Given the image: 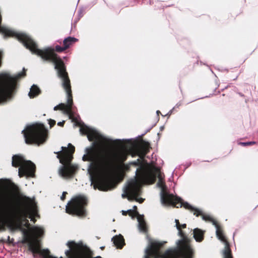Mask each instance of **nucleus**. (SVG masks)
<instances>
[{"label": "nucleus", "mask_w": 258, "mask_h": 258, "mask_svg": "<svg viewBox=\"0 0 258 258\" xmlns=\"http://www.w3.org/2000/svg\"><path fill=\"white\" fill-rule=\"evenodd\" d=\"M80 131L82 135H87L89 141L93 142L91 146L86 148L83 160L90 162L92 169L101 173L92 180L94 188L107 191L112 187L111 174L116 164L123 163L127 159L128 153L124 151L111 153L104 150L102 147L113 141L85 124L81 125Z\"/></svg>", "instance_id": "f257e3e1"}, {"label": "nucleus", "mask_w": 258, "mask_h": 258, "mask_svg": "<svg viewBox=\"0 0 258 258\" xmlns=\"http://www.w3.org/2000/svg\"><path fill=\"white\" fill-rule=\"evenodd\" d=\"M9 32L6 33L0 32V33L4 35V38L8 37H16L19 41L22 42L23 45L33 53L35 54L45 61L53 62L54 64V68L57 71L58 77L60 78H69V75L67 72L66 67L63 61L55 53L61 52L66 50L63 45L60 46L56 45L54 48L46 47L43 49L38 48L37 44L29 36L24 33H17L6 26H2Z\"/></svg>", "instance_id": "f03ea898"}, {"label": "nucleus", "mask_w": 258, "mask_h": 258, "mask_svg": "<svg viewBox=\"0 0 258 258\" xmlns=\"http://www.w3.org/2000/svg\"><path fill=\"white\" fill-rule=\"evenodd\" d=\"M21 202L22 205L13 212L0 215V231L5 230L6 226L16 229H23V225L29 228L30 224L27 218L35 222V220L30 213L32 205L31 199L24 196L21 199Z\"/></svg>", "instance_id": "7ed1b4c3"}, {"label": "nucleus", "mask_w": 258, "mask_h": 258, "mask_svg": "<svg viewBox=\"0 0 258 258\" xmlns=\"http://www.w3.org/2000/svg\"><path fill=\"white\" fill-rule=\"evenodd\" d=\"M144 161V159H138L125 166L126 170L128 169L129 165L140 166L136 171L137 178L131 181L128 184V192L133 195L132 199L135 198L138 195L141 183L151 184L156 181V175L152 172H148L143 164Z\"/></svg>", "instance_id": "20e7f679"}, {"label": "nucleus", "mask_w": 258, "mask_h": 258, "mask_svg": "<svg viewBox=\"0 0 258 258\" xmlns=\"http://www.w3.org/2000/svg\"><path fill=\"white\" fill-rule=\"evenodd\" d=\"M62 151L55 152L57 154V158L62 164L60 167L59 174L64 178H71L78 170L77 166L71 164L73 159V154L75 152V147L71 144H69V148L62 147Z\"/></svg>", "instance_id": "39448f33"}, {"label": "nucleus", "mask_w": 258, "mask_h": 258, "mask_svg": "<svg viewBox=\"0 0 258 258\" xmlns=\"http://www.w3.org/2000/svg\"><path fill=\"white\" fill-rule=\"evenodd\" d=\"M26 75L25 69L14 77L8 74L0 75V103L6 101L12 96L16 86V81Z\"/></svg>", "instance_id": "423d86ee"}, {"label": "nucleus", "mask_w": 258, "mask_h": 258, "mask_svg": "<svg viewBox=\"0 0 258 258\" xmlns=\"http://www.w3.org/2000/svg\"><path fill=\"white\" fill-rule=\"evenodd\" d=\"M164 243L152 242L145 251V258H179L178 253L175 250H167L163 254L160 250ZM185 253L184 258H192V251L189 246V250H182Z\"/></svg>", "instance_id": "0eeeda50"}, {"label": "nucleus", "mask_w": 258, "mask_h": 258, "mask_svg": "<svg viewBox=\"0 0 258 258\" xmlns=\"http://www.w3.org/2000/svg\"><path fill=\"white\" fill-rule=\"evenodd\" d=\"M25 142L27 144H43L47 137V130L42 124L36 123L29 125L23 130Z\"/></svg>", "instance_id": "6e6552de"}, {"label": "nucleus", "mask_w": 258, "mask_h": 258, "mask_svg": "<svg viewBox=\"0 0 258 258\" xmlns=\"http://www.w3.org/2000/svg\"><path fill=\"white\" fill-rule=\"evenodd\" d=\"M87 205V197L84 195H79L72 198L68 203L66 210L69 214L85 217L86 216V207Z\"/></svg>", "instance_id": "1a4fd4ad"}, {"label": "nucleus", "mask_w": 258, "mask_h": 258, "mask_svg": "<svg viewBox=\"0 0 258 258\" xmlns=\"http://www.w3.org/2000/svg\"><path fill=\"white\" fill-rule=\"evenodd\" d=\"M12 165L13 167L19 168V176L34 177L36 171V166L31 161H26L23 156L15 155L12 157Z\"/></svg>", "instance_id": "9d476101"}, {"label": "nucleus", "mask_w": 258, "mask_h": 258, "mask_svg": "<svg viewBox=\"0 0 258 258\" xmlns=\"http://www.w3.org/2000/svg\"><path fill=\"white\" fill-rule=\"evenodd\" d=\"M161 202L164 205H172L177 208L183 207L185 209L193 212L194 215L197 217L199 216V215L201 214L200 209L192 207L187 202H183L180 198L174 196L173 195L169 194L168 192H164L162 194Z\"/></svg>", "instance_id": "9b49d317"}, {"label": "nucleus", "mask_w": 258, "mask_h": 258, "mask_svg": "<svg viewBox=\"0 0 258 258\" xmlns=\"http://www.w3.org/2000/svg\"><path fill=\"white\" fill-rule=\"evenodd\" d=\"M62 81V87L67 95V104L60 103L54 107V110H63L67 114H72V106L73 104V95L70 78H60Z\"/></svg>", "instance_id": "f8f14e48"}, {"label": "nucleus", "mask_w": 258, "mask_h": 258, "mask_svg": "<svg viewBox=\"0 0 258 258\" xmlns=\"http://www.w3.org/2000/svg\"><path fill=\"white\" fill-rule=\"evenodd\" d=\"M216 235L218 238L225 244V247L223 252V258H233L230 244L224 235L223 230L221 227L219 228L217 227V229H216Z\"/></svg>", "instance_id": "ddd939ff"}, {"label": "nucleus", "mask_w": 258, "mask_h": 258, "mask_svg": "<svg viewBox=\"0 0 258 258\" xmlns=\"http://www.w3.org/2000/svg\"><path fill=\"white\" fill-rule=\"evenodd\" d=\"M150 148V144L148 142L143 141L137 147L136 151L140 158L144 159L146 155L149 152Z\"/></svg>", "instance_id": "4468645a"}, {"label": "nucleus", "mask_w": 258, "mask_h": 258, "mask_svg": "<svg viewBox=\"0 0 258 258\" xmlns=\"http://www.w3.org/2000/svg\"><path fill=\"white\" fill-rule=\"evenodd\" d=\"M178 231L179 235L182 238L178 242V247L181 250H189L190 240L181 229H180Z\"/></svg>", "instance_id": "2eb2a0df"}, {"label": "nucleus", "mask_w": 258, "mask_h": 258, "mask_svg": "<svg viewBox=\"0 0 258 258\" xmlns=\"http://www.w3.org/2000/svg\"><path fill=\"white\" fill-rule=\"evenodd\" d=\"M112 241L117 248L121 249L125 244L124 238L121 235L113 237Z\"/></svg>", "instance_id": "dca6fc26"}, {"label": "nucleus", "mask_w": 258, "mask_h": 258, "mask_svg": "<svg viewBox=\"0 0 258 258\" xmlns=\"http://www.w3.org/2000/svg\"><path fill=\"white\" fill-rule=\"evenodd\" d=\"M204 231L198 228L193 230L194 237L197 242H201L204 240Z\"/></svg>", "instance_id": "f3484780"}, {"label": "nucleus", "mask_w": 258, "mask_h": 258, "mask_svg": "<svg viewBox=\"0 0 258 258\" xmlns=\"http://www.w3.org/2000/svg\"><path fill=\"white\" fill-rule=\"evenodd\" d=\"M144 183H141L140 184V190L139 191V194L138 195L136 196V197H135V198L134 199H132V197H133V195H132L131 194L129 193L128 192V185L126 187V188L125 189V193L126 194V195H122V197H126V196L127 197V199L129 201H133V200H136V201H138L139 202H140V203H142L144 200L142 198L140 199H137V197L140 196L141 195V185L142 184H143Z\"/></svg>", "instance_id": "a211bd4d"}, {"label": "nucleus", "mask_w": 258, "mask_h": 258, "mask_svg": "<svg viewBox=\"0 0 258 258\" xmlns=\"http://www.w3.org/2000/svg\"><path fill=\"white\" fill-rule=\"evenodd\" d=\"M78 41V39L73 37H68L65 38L63 41V45L64 47V49L67 50L69 48Z\"/></svg>", "instance_id": "6ab92c4d"}, {"label": "nucleus", "mask_w": 258, "mask_h": 258, "mask_svg": "<svg viewBox=\"0 0 258 258\" xmlns=\"http://www.w3.org/2000/svg\"><path fill=\"white\" fill-rule=\"evenodd\" d=\"M41 93L40 89L35 85H33L30 89V91L29 93V96L30 98H33Z\"/></svg>", "instance_id": "aec40b11"}, {"label": "nucleus", "mask_w": 258, "mask_h": 258, "mask_svg": "<svg viewBox=\"0 0 258 258\" xmlns=\"http://www.w3.org/2000/svg\"><path fill=\"white\" fill-rule=\"evenodd\" d=\"M148 172H152L156 175V178L157 177L158 178L159 181H162L163 180L160 170L159 168L154 167L152 170H148Z\"/></svg>", "instance_id": "412c9836"}, {"label": "nucleus", "mask_w": 258, "mask_h": 258, "mask_svg": "<svg viewBox=\"0 0 258 258\" xmlns=\"http://www.w3.org/2000/svg\"><path fill=\"white\" fill-rule=\"evenodd\" d=\"M139 228L140 229L141 231L144 232H146L147 231V225H146V224L144 220H140L139 219Z\"/></svg>", "instance_id": "4be33fe9"}, {"label": "nucleus", "mask_w": 258, "mask_h": 258, "mask_svg": "<svg viewBox=\"0 0 258 258\" xmlns=\"http://www.w3.org/2000/svg\"><path fill=\"white\" fill-rule=\"evenodd\" d=\"M33 230L34 233L38 236H41L44 233L43 230L39 227H34Z\"/></svg>", "instance_id": "5701e85b"}, {"label": "nucleus", "mask_w": 258, "mask_h": 258, "mask_svg": "<svg viewBox=\"0 0 258 258\" xmlns=\"http://www.w3.org/2000/svg\"><path fill=\"white\" fill-rule=\"evenodd\" d=\"M199 216H201L202 217V219L206 221L210 222V221L212 220V218L210 216H209L208 215H206V214L203 213V212L201 210V214L199 215Z\"/></svg>", "instance_id": "b1692460"}, {"label": "nucleus", "mask_w": 258, "mask_h": 258, "mask_svg": "<svg viewBox=\"0 0 258 258\" xmlns=\"http://www.w3.org/2000/svg\"><path fill=\"white\" fill-rule=\"evenodd\" d=\"M128 214L130 216L132 217V218H134L136 216H137L139 215V213L136 210H127Z\"/></svg>", "instance_id": "393cba45"}, {"label": "nucleus", "mask_w": 258, "mask_h": 258, "mask_svg": "<svg viewBox=\"0 0 258 258\" xmlns=\"http://www.w3.org/2000/svg\"><path fill=\"white\" fill-rule=\"evenodd\" d=\"M255 144V142H239L238 143V145H241L242 146H247L253 145Z\"/></svg>", "instance_id": "a878e982"}, {"label": "nucleus", "mask_w": 258, "mask_h": 258, "mask_svg": "<svg viewBox=\"0 0 258 258\" xmlns=\"http://www.w3.org/2000/svg\"><path fill=\"white\" fill-rule=\"evenodd\" d=\"M157 184L159 186L161 187L162 188V191L161 196V198L162 195L164 192H167L166 191H164V188L165 187V183L163 181V180H162V181H159V180Z\"/></svg>", "instance_id": "bb28decb"}, {"label": "nucleus", "mask_w": 258, "mask_h": 258, "mask_svg": "<svg viewBox=\"0 0 258 258\" xmlns=\"http://www.w3.org/2000/svg\"><path fill=\"white\" fill-rule=\"evenodd\" d=\"M210 222L212 223V224L215 226L216 229H217V227L219 228L220 227H221L220 225L219 224L218 222L213 218H212V220H211Z\"/></svg>", "instance_id": "cd10ccee"}, {"label": "nucleus", "mask_w": 258, "mask_h": 258, "mask_svg": "<svg viewBox=\"0 0 258 258\" xmlns=\"http://www.w3.org/2000/svg\"><path fill=\"white\" fill-rule=\"evenodd\" d=\"M48 123L50 125V127L51 128L55 124V121L54 120L49 119L48 120Z\"/></svg>", "instance_id": "c85d7f7f"}, {"label": "nucleus", "mask_w": 258, "mask_h": 258, "mask_svg": "<svg viewBox=\"0 0 258 258\" xmlns=\"http://www.w3.org/2000/svg\"><path fill=\"white\" fill-rule=\"evenodd\" d=\"M175 223H176V226L178 230H180V224L178 220L176 219L175 220Z\"/></svg>", "instance_id": "c756f323"}, {"label": "nucleus", "mask_w": 258, "mask_h": 258, "mask_svg": "<svg viewBox=\"0 0 258 258\" xmlns=\"http://www.w3.org/2000/svg\"><path fill=\"white\" fill-rule=\"evenodd\" d=\"M64 124V121H62L58 122L57 123V125H58V126H63Z\"/></svg>", "instance_id": "7c9ffc66"}, {"label": "nucleus", "mask_w": 258, "mask_h": 258, "mask_svg": "<svg viewBox=\"0 0 258 258\" xmlns=\"http://www.w3.org/2000/svg\"><path fill=\"white\" fill-rule=\"evenodd\" d=\"M67 194L66 192H63L62 196L61 197V199L63 200L66 198V195Z\"/></svg>", "instance_id": "2f4dec72"}, {"label": "nucleus", "mask_w": 258, "mask_h": 258, "mask_svg": "<svg viewBox=\"0 0 258 258\" xmlns=\"http://www.w3.org/2000/svg\"><path fill=\"white\" fill-rule=\"evenodd\" d=\"M186 227V224H180V229L181 228H185Z\"/></svg>", "instance_id": "473e14b6"}, {"label": "nucleus", "mask_w": 258, "mask_h": 258, "mask_svg": "<svg viewBox=\"0 0 258 258\" xmlns=\"http://www.w3.org/2000/svg\"><path fill=\"white\" fill-rule=\"evenodd\" d=\"M127 214H128V212L127 211H122V214L124 216H126L127 215Z\"/></svg>", "instance_id": "72a5a7b5"}, {"label": "nucleus", "mask_w": 258, "mask_h": 258, "mask_svg": "<svg viewBox=\"0 0 258 258\" xmlns=\"http://www.w3.org/2000/svg\"><path fill=\"white\" fill-rule=\"evenodd\" d=\"M133 210H136L137 211V207L136 206H134V207H133Z\"/></svg>", "instance_id": "f704fd0d"}, {"label": "nucleus", "mask_w": 258, "mask_h": 258, "mask_svg": "<svg viewBox=\"0 0 258 258\" xmlns=\"http://www.w3.org/2000/svg\"><path fill=\"white\" fill-rule=\"evenodd\" d=\"M158 113H159L160 111H157V112Z\"/></svg>", "instance_id": "c9c22d12"}, {"label": "nucleus", "mask_w": 258, "mask_h": 258, "mask_svg": "<svg viewBox=\"0 0 258 258\" xmlns=\"http://www.w3.org/2000/svg\"><path fill=\"white\" fill-rule=\"evenodd\" d=\"M158 113H159L160 111H157V112Z\"/></svg>", "instance_id": "e433bc0d"}]
</instances>
